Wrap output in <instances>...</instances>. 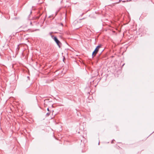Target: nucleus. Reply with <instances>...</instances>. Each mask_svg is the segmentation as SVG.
<instances>
[{"label":"nucleus","instance_id":"5","mask_svg":"<svg viewBox=\"0 0 154 154\" xmlns=\"http://www.w3.org/2000/svg\"><path fill=\"white\" fill-rule=\"evenodd\" d=\"M54 117V116L53 117H52L51 118L53 119Z\"/></svg>","mask_w":154,"mask_h":154},{"label":"nucleus","instance_id":"3","mask_svg":"<svg viewBox=\"0 0 154 154\" xmlns=\"http://www.w3.org/2000/svg\"><path fill=\"white\" fill-rule=\"evenodd\" d=\"M50 113H48L46 114V116H48L50 115Z\"/></svg>","mask_w":154,"mask_h":154},{"label":"nucleus","instance_id":"6","mask_svg":"<svg viewBox=\"0 0 154 154\" xmlns=\"http://www.w3.org/2000/svg\"><path fill=\"white\" fill-rule=\"evenodd\" d=\"M123 2H125V1H123Z\"/></svg>","mask_w":154,"mask_h":154},{"label":"nucleus","instance_id":"1","mask_svg":"<svg viewBox=\"0 0 154 154\" xmlns=\"http://www.w3.org/2000/svg\"><path fill=\"white\" fill-rule=\"evenodd\" d=\"M101 45H98L97 47L95 50L92 53V56L93 57H94L96 55V54L98 51L99 48H101Z\"/></svg>","mask_w":154,"mask_h":154},{"label":"nucleus","instance_id":"2","mask_svg":"<svg viewBox=\"0 0 154 154\" xmlns=\"http://www.w3.org/2000/svg\"><path fill=\"white\" fill-rule=\"evenodd\" d=\"M54 40L56 42L57 45L60 47V41L57 39V38L56 37H54Z\"/></svg>","mask_w":154,"mask_h":154},{"label":"nucleus","instance_id":"4","mask_svg":"<svg viewBox=\"0 0 154 154\" xmlns=\"http://www.w3.org/2000/svg\"><path fill=\"white\" fill-rule=\"evenodd\" d=\"M47 110H48V111H49V108H48V109H47Z\"/></svg>","mask_w":154,"mask_h":154}]
</instances>
